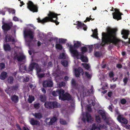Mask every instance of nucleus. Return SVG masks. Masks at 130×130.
<instances>
[{"instance_id": "f8f14e48", "label": "nucleus", "mask_w": 130, "mask_h": 130, "mask_svg": "<svg viewBox=\"0 0 130 130\" xmlns=\"http://www.w3.org/2000/svg\"><path fill=\"white\" fill-rule=\"evenodd\" d=\"M63 101H70L72 100V96L69 93L66 92L63 95V96L61 99Z\"/></svg>"}, {"instance_id": "a19ab883", "label": "nucleus", "mask_w": 130, "mask_h": 130, "mask_svg": "<svg viewBox=\"0 0 130 130\" xmlns=\"http://www.w3.org/2000/svg\"><path fill=\"white\" fill-rule=\"evenodd\" d=\"M82 52L81 53H86L87 52V48L86 47H82L81 48Z\"/></svg>"}, {"instance_id": "0e129e2a", "label": "nucleus", "mask_w": 130, "mask_h": 130, "mask_svg": "<svg viewBox=\"0 0 130 130\" xmlns=\"http://www.w3.org/2000/svg\"><path fill=\"white\" fill-rule=\"evenodd\" d=\"M116 67L118 68H121L122 67V65L120 64H118L116 65Z\"/></svg>"}, {"instance_id": "774afa93", "label": "nucleus", "mask_w": 130, "mask_h": 130, "mask_svg": "<svg viewBox=\"0 0 130 130\" xmlns=\"http://www.w3.org/2000/svg\"><path fill=\"white\" fill-rule=\"evenodd\" d=\"M110 87L111 89L115 88L116 87V84H114L113 85H110Z\"/></svg>"}, {"instance_id": "9b49d317", "label": "nucleus", "mask_w": 130, "mask_h": 130, "mask_svg": "<svg viewBox=\"0 0 130 130\" xmlns=\"http://www.w3.org/2000/svg\"><path fill=\"white\" fill-rule=\"evenodd\" d=\"M75 76L77 77H79L80 73H82V75L84 74L83 70L81 67H79L77 69H75Z\"/></svg>"}, {"instance_id": "4d7b16f0", "label": "nucleus", "mask_w": 130, "mask_h": 130, "mask_svg": "<svg viewBox=\"0 0 130 130\" xmlns=\"http://www.w3.org/2000/svg\"><path fill=\"white\" fill-rule=\"evenodd\" d=\"M128 79L126 77H125L123 79V82H124V83L125 85L127 83V82L128 81Z\"/></svg>"}, {"instance_id": "7c9ffc66", "label": "nucleus", "mask_w": 130, "mask_h": 130, "mask_svg": "<svg viewBox=\"0 0 130 130\" xmlns=\"http://www.w3.org/2000/svg\"><path fill=\"white\" fill-rule=\"evenodd\" d=\"M57 120V118L55 117H54L51 119H50V125H52L53 123L56 121Z\"/></svg>"}, {"instance_id": "09e8293b", "label": "nucleus", "mask_w": 130, "mask_h": 130, "mask_svg": "<svg viewBox=\"0 0 130 130\" xmlns=\"http://www.w3.org/2000/svg\"><path fill=\"white\" fill-rule=\"evenodd\" d=\"M83 67L87 69L88 70L90 68V66L87 64H82Z\"/></svg>"}, {"instance_id": "3c124183", "label": "nucleus", "mask_w": 130, "mask_h": 130, "mask_svg": "<svg viewBox=\"0 0 130 130\" xmlns=\"http://www.w3.org/2000/svg\"><path fill=\"white\" fill-rule=\"evenodd\" d=\"M85 74V75L87 78L88 79L91 78V76L89 73L87 72H86Z\"/></svg>"}, {"instance_id": "ddd939ff", "label": "nucleus", "mask_w": 130, "mask_h": 130, "mask_svg": "<svg viewBox=\"0 0 130 130\" xmlns=\"http://www.w3.org/2000/svg\"><path fill=\"white\" fill-rule=\"evenodd\" d=\"M103 125L101 124L96 125L95 123H94L92 125L91 130H99L100 129V128L103 127Z\"/></svg>"}, {"instance_id": "2f4dec72", "label": "nucleus", "mask_w": 130, "mask_h": 130, "mask_svg": "<svg viewBox=\"0 0 130 130\" xmlns=\"http://www.w3.org/2000/svg\"><path fill=\"white\" fill-rule=\"evenodd\" d=\"M40 101L43 102H44L46 100V97L45 95H41L39 97Z\"/></svg>"}, {"instance_id": "cd10ccee", "label": "nucleus", "mask_w": 130, "mask_h": 130, "mask_svg": "<svg viewBox=\"0 0 130 130\" xmlns=\"http://www.w3.org/2000/svg\"><path fill=\"white\" fill-rule=\"evenodd\" d=\"M4 48L6 51H10L11 50V48L9 44H4Z\"/></svg>"}, {"instance_id": "4c0bfd02", "label": "nucleus", "mask_w": 130, "mask_h": 130, "mask_svg": "<svg viewBox=\"0 0 130 130\" xmlns=\"http://www.w3.org/2000/svg\"><path fill=\"white\" fill-rule=\"evenodd\" d=\"M13 77L11 76L9 77L8 79V82L10 84L13 83Z\"/></svg>"}, {"instance_id": "49530a36", "label": "nucleus", "mask_w": 130, "mask_h": 130, "mask_svg": "<svg viewBox=\"0 0 130 130\" xmlns=\"http://www.w3.org/2000/svg\"><path fill=\"white\" fill-rule=\"evenodd\" d=\"M127 102V101L125 99H122L120 100L121 103L122 104L124 105L126 104Z\"/></svg>"}, {"instance_id": "de8ad7c7", "label": "nucleus", "mask_w": 130, "mask_h": 130, "mask_svg": "<svg viewBox=\"0 0 130 130\" xmlns=\"http://www.w3.org/2000/svg\"><path fill=\"white\" fill-rule=\"evenodd\" d=\"M66 85L65 83L64 82H62L59 84L58 86L60 88Z\"/></svg>"}, {"instance_id": "e2e57ef3", "label": "nucleus", "mask_w": 130, "mask_h": 130, "mask_svg": "<svg viewBox=\"0 0 130 130\" xmlns=\"http://www.w3.org/2000/svg\"><path fill=\"white\" fill-rule=\"evenodd\" d=\"M45 74L44 73L40 74H38V76L40 78H42L44 76Z\"/></svg>"}, {"instance_id": "a878e982", "label": "nucleus", "mask_w": 130, "mask_h": 130, "mask_svg": "<svg viewBox=\"0 0 130 130\" xmlns=\"http://www.w3.org/2000/svg\"><path fill=\"white\" fill-rule=\"evenodd\" d=\"M16 57H17V59L18 61H20L23 60L25 58V57L24 55H21L20 56H18L17 55Z\"/></svg>"}, {"instance_id": "6e6d98bb", "label": "nucleus", "mask_w": 130, "mask_h": 130, "mask_svg": "<svg viewBox=\"0 0 130 130\" xmlns=\"http://www.w3.org/2000/svg\"><path fill=\"white\" fill-rule=\"evenodd\" d=\"M109 76L110 78L113 77L114 75L113 72L112 71L110 72L109 74Z\"/></svg>"}, {"instance_id": "dca6fc26", "label": "nucleus", "mask_w": 130, "mask_h": 130, "mask_svg": "<svg viewBox=\"0 0 130 130\" xmlns=\"http://www.w3.org/2000/svg\"><path fill=\"white\" fill-rule=\"evenodd\" d=\"M121 34L123 35L122 37L125 39H127L129 35V31L128 30L123 29L121 32Z\"/></svg>"}, {"instance_id": "412c9836", "label": "nucleus", "mask_w": 130, "mask_h": 130, "mask_svg": "<svg viewBox=\"0 0 130 130\" xmlns=\"http://www.w3.org/2000/svg\"><path fill=\"white\" fill-rule=\"evenodd\" d=\"M98 113L101 116L102 119L104 120L106 119V115L105 112L104 111L102 110H99L98 111Z\"/></svg>"}, {"instance_id": "c756f323", "label": "nucleus", "mask_w": 130, "mask_h": 130, "mask_svg": "<svg viewBox=\"0 0 130 130\" xmlns=\"http://www.w3.org/2000/svg\"><path fill=\"white\" fill-rule=\"evenodd\" d=\"M86 121L87 122H89L91 121L92 118L90 115L88 113H86Z\"/></svg>"}, {"instance_id": "e433bc0d", "label": "nucleus", "mask_w": 130, "mask_h": 130, "mask_svg": "<svg viewBox=\"0 0 130 130\" xmlns=\"http://www.w3.org/2000/svg\"><path fill=\"white\" fill-rule=\"evenodd\" d=\"M95 120L96 122H97L100 123L101 122L100 117L99 116H95Z\"/></svg>"}, {"instance_id": "72a5a7b5", "label": "nucleus", "mask_w": 130, "mask_h": 130, "mask_svg": "<svg viewBox=\"0 0 130 130\" xmlns=\"http://www.w3.org/2000/svg\"><path fill=\"white\" fill-rule=\"evenodd\" d=\"M52 109L55 108H57L58 107V103L56 101L52 102Z\"/></svg>"}, {"instance_id": "8fccbe9b", "label": "nucleus", "mask_w": 130, "mask_h": 130, "mask_svg": "<svg viewBox=\"0 0 130 130\" xmlns=\"http://www.w3.org/2000/svg\"><path fill=\"white\" fill-rule=\"evenodd\" d=\"M8 11L10 13H12L13 14H14L15 13V10L14 9L10 8L8 10Z\"/></svg>"}, {"instance_id": "c9c22d12", "label": "nucleus", "mask_w": 130, "mask_h": 130, "mask_svg": "<svg viewBox=\"0 0 130 130\" xmlns=\"http://www.w3.org/2000/svg\"><path fill=\"white\" fill-rule=\"evenodd\" d=\"M59 58L61 59H65L66 58V56L64 53L60 54L59 56Z\"/></svg>"}, {"instance_id": "2eb2a0df", "label": "nucleus", "mask_w": 130, "mask_h": 130, "mask_svg": "<svg viewBox=\"0 0 130 130\" xmlns=\"http://www.w3.org/2000/svg\"><path fill=\"white\" fill-rule=\"evenodd\" d=\"M29 122L32 125H39L40 124V122L39 121L33 118L30 119Z\"/></svg>"}, {"instance_id": "5701e85b", "label": "nucleus", "mask_w": 130, "mask_h": 130, "mask_svg": "<svg viewBox=\"0 0 130 130\" xmlns=\"http://www.w3.org/2000/svg\"><path fill=\"white\" fill-rule=\"evenodd\" d=\"M32 115L35 117L36 118L39 120H40L42 117V116L41 114L40 113H33Z\"/></svg>"}, {"instance_id": "052dcab7", "label": "nucleus", "mask_w": 130, "mask_h": 130, "mask_svg": "<svg viewBox=\"0 0 130 130\" xmlns=\"http://www.w3.org/2000/svg\"><path fill=\"white\" fill-rule=\"evenodd\" d=\"M24 80L25 82H27L29 81V78L28 77L26 76L25 78H24Z\"/></svg>"}, {"instance_id": "603ef678", "label": "nucleus", "mask_w": 130, "mask_h": 130, "mask_svg": "<svg viewBox=\"0 0 130 130\" xmlns=\"http://www.w3.org/2000/svg\"><path fill=\"white\" fill-rule=\"evenodd\" d=\"M52 95L54 96H57L58 95V94L57 93V90L56 91H53L52 93Z\"/></svg>"}, {"instance_id": "864d4df0", "label": "nucleus", "mask_w": 130, "mask_h": 130, "mask_svg": "<svg viewBox=\"0 0 130 130\" xmlns=\"http://www.w3.org/2000/svg\"><path fill=\"white\" fill-rule=\"evenodd\" d=\"M50 118H47L45 120V122L48 125H50Z\"/></svg>"}, {"instance_id": "a211bd4d", "label": "nucleus", "mask_w": 130, "mask_h": 130, "mask_svg": "<svg viewBox=\"0 0 130 130\" xmlns=\"http://www.w3.org/2000/svg\"><path fill=\"white\" fill-rule=\"evenodd\" d=\"M57 93L58 95H59V97L60 99H61L63 97V95L64 94L65 92L62 89H57Z\"/></svg>"}, {"instance_id": "a18cd8bd", "label": "nucleus", "mask_w": 130, "mask_h": 130, "mask_svg": "<svg viewBox=\"0 0 130 130\" xmlns=\"http://www.w3.org/2000/svg\"><path fill=\"white\" fill-rule=\"evenodd\" d=\"M66 40L65 39H59V41L60 43H62L63 44H65L66 41Z\"/></svg>"}, {"instance_id": "9d476101", "label": "nucleus", "mask_w": 130, "mask_h": 130, "mask_svg": "<svg viewBox=\"0 0 130 130\" xmlns=\"http://www.w3.org/2000/svg\"><path fill=\"white\" fill-rule=\"evenodd\" d=\"M19 86L17 84L11 87H8L5 90V91L7 93H8L9 91L17 90Z\"/></svg>"}, {"instance_id": "f3484780", "label": "nucleus", "mask_w": 130, "mask_h": 130, "mask_svg": "<svg viewBox=\"0 0 130 130\" xmlns=\"http://www.w3.org/2000/svg\"><path fill=\"white\" fill-rule=\"evenodd\" d=\"M79 56L77 59H80L83 62H88V60L87 58L84 55V54L82 53H80Z\"/></svg>"}, {"instance_id": "6ab92c4d", "label": "nucleus", "mask_w": 130, "mask_h": 130, "mask_svg": "<svg viewBox=\"0 0 130 130\" xmlns=\"http://www.w3.org/2000/svg\"><path fill=\"white\" fill-rule=\"evenodd\" d=\"M77 26L79 28H83V29L85 31L87 30V26L84 23H82L78 21L77 22Z\"/></svg>"}, {"instance_id": "393cba45", "label": "nucleus", "mask_w": 130, "mask_h": 130, "mask_svg": "<svg viewBox=\"0 0 130 130\" xmlns=\"http://www.w3.org/2000/svg\"><path fill=\"white\" fill-rule=\"evenodd\" d=\"M81 43L80 42H79L78 41H76L75 43L74 44V45L73 46L74 47V48L77 49L78 48L81 46Z\"/></svg>"}, {"instance_id": "0eeeda50", "label": "nucleus", "mask_w": 130, "mask_h": 130, "mask_svg": "<svg viewBox=\"0 0 130 130\" xmlns=\"http://www.w3.org/2000/svg\"><path fill=\"white\" fill-rule=\"evenodd\" d=\"M12 26V24L11 23H4L2 28L4 31H8L9 30Z\"/></svg>"}, {"instance_id": "423d86ee", "label": "nucleus", "mask_w": 130, "mask_h": 130, "mask_svg": "<svg viewBox=\"0 0 130 130\" xmlns=\"http://www.w3.org/2000/svg\"><path fill=\"white\" fill-rule=\"evenodd\" d=\"M74 47L72 45H70V51L72 54H73L74 56H76L77 59L79 56L80 52H78L76 50L74 49Z\"/></svg>"}, {"instance_id": "b1692460", "label": "nucleus", "mask_w": 130, "mask_h": 130, "mask_svg": "<svg viewBox=\"0 0 130 130\" xmlns=\"http://www.w3.org/2000/svg\"><path fill=\"white\" fill-rule=\"evenodd\" d=\"M7 73L5 71H3L2 72L0 76V79L4 80L7 77Z\"/></svg>"}, {"instance_id": "6e6552de", "label": "nucleus", "mask_w": 130, "mask_h": 130, "mask_svg": "<svg viewBox=\"0 0 130 130\" xmlns=\"http://www.w3.org/2000/svg\"><path fill=\"white\" fill-rule=\"evenodd\" d=\"M43 86L45 88L52 87L53 86V82L49 80H45L43 82Z\"/></svg>"}, {"instance_id": "ea45409f", "label": "nucleus", "mask_w": 130, "mask_h": 130, "mask_svg": "<svg viewBox=\"0 0 130 130\" xmlns=\"http://www.w3.org/2000/svg\"><path fill=\"white\" fill-rule=\"evenodd\" d=\"M60 124L62 125H65L67 124L66 121L62 119H60Z\"/></svg>"}, {"instance_id": "79ce46f5", "label": "nucleus", "mask_w": 130, "mask_h": 130, "mask_svg": "<svg viewBox=\"0 0 130 130\" xmlns=\"http://www.w3.org/2000/svg\"><path fill=\"white\" fill-rule=\"evenodd\" d=\"M40 105L39 103H38L34 104V107L36 109H38L40 108Z\"/></svg>"}, {"instance_id": "f03ea898", "label": "nucleus", "mask_w": 130, "mask_h": 130, "mask_svg": "<svg viewBox=\"0 0 130 130\" xmlns=\"http://www.w3.org/2000/svg\"><path fill=\"white\" fill-rule=\"evenodd\" d=\"M60 15V14H57L55 13L50 11L48 14V17H46L42 20L39 18L37 19L38 22L43 24L47 22H51L55 23L56 25L59 24V22L57 21L58 19L57 16Z\"/></svg>"}, {"instance_id": "f257e3e1", "label": "nucleus", "mask_w": 130, "mask_h": 130, "mask_svg": "<svg viewBox=\"0 0 130 130\" xmlns=\"http://www.w3.org/2000/svg\"><path fill=\"white\" fill-rule=\"evenodd\" d=\"M107 32L102 34V42L97 45L96 47L99 48L101 46H103L105 44L111 43L116 46H118L119 43L121 40L117 37V32L118 29L116 28H112L109 27L107 28Z\"/></svg>"}, {"instance_id": "bb28decb", "label": "nucleus", "mask_w": 130, "mask_h": 130, "mask_svg": "<svg viewBox=\"0 0 130 130\" xmlns=\"http://www.w3.org/2000/svg\"><path fill=\"white\" fill-rule=\"evenodd\" d=\"M98 33L97 29H96L94 30L93 31V35L91 36L96 39H98L99 37L98 36Z\"/></svg>"}, {"instance_id": "680f3d73", "label": "nucleus", "mask_w": 130, "mask_h": 130, "mask_svg": "<svg viewBox=\"0 0 130 130\" xmlns=\"http://www.w3.org/2000/svg\"><path fill=\"white\" fill-rule=\"evenodd\" d=\"M112 92H109L107 93V95L109 97H111L112 94Z\"/></svg>"}, {"instance_id": "4468645a", "label": "nucleus", "mask_w": 130, "mask_h": 130, "mask_svg": "<svg viewBox=\"0 0 130 130\" xmlns=\"http://www.w3.org/2000/svg\"><path fill=\"white\" fill-rule=\"evenodd\" d=\"M24 34L25 37L29 36L30 38L32 39L33 36L32 35L33 32L31 30H25L24 31Z\"/></svg>"}, {"instance_id": "5fc2aeb1", "label": "nucleus", "mask_w": 130, "mask_h": 130, "mask_svg": "<svg viewBox=\"0 0 130 130\" xmlns=\"http://www.w3.org/2000/svg\"><path fill=\"white\" fill-rule=\"evenodd\" d=\"M89 102H91V103L89 104V105L91 106H93L95 105V103L92 100H90V101H88V103H89Z\"/></svg>"}, {"instance_id": "4be33fe9", "label": "nucleus", "mask_w": 130, "mask_h": 130, "mask_svg": "<svg viewBox=\"0 0 130 130\" xmlns=\"http://www.w3.org/2000/svg\"><path fill=\"white\" fill-rule=\"evenodd\" d=\"M52 102H46L44 104L45 107L47 108L51 109H52Z\"/></svg>"}, {"instance_id": "f704fd0d", "label": "nucleus", "mask_w": 130, "mask_h": 130, "mask_svg": "<svg viewBox=\"0 0 130 130\" xmlns=\"http://www.w3.org/2000/svg\"><path fill=\"white\" fill-rule=\"evenodd\" d=\"M55 47L57 49L60 50H61L63 48L62 45L56 43V44Z\"/></svg>"}, {"instance_id": "bf43d9fd", "label": "nucleus", "mask_w": 130, "mask_h": 130, "mask_svg": "<svg viewBox=\"0 0 130 130\" xmlns=\"http://www.w3.org/2000/svg\"><path fill=\"white\" fill-rule=\"evenodd\" d=\"M92 45H89L88 48L89 50V53H90L92 50Z\"/></svg>"}, {"instance_id": "69168bd1", "label": "nucleus", "mask_w": 130, "mask_h": 130, "mask_svg": "<svg viewBox=\"0 0 130 130\" xmlns=\"http://www.w3.org/2000/svg\"><path fill=\"white\" fill-rule=\"evenodd\" d=\"M87 110L89 111H91V106L90 105H89L88 106Z\"/></svg>"}, {"instance_id": "1a4fd4ad", "label": "nucleus", "mask_w": 130, "mask_h": 130, "mask_svg": "<svg viewBox=\"0 0 130 130\" xmlns=\"http://www.w3.org/2000/svg\"><path fill=\"white\" fill-rule=\"evenodd\" d=\"M117 119L118 121L121 123L127 124L128 123V120L126 118H124L122 115H119Z\"/></svg>"}, {"instance_id": "13d9d810", "label": "nucleus", "mask_w": 130, "mask_h": 130, "mask_svg": "<svg viewBox=\"0 0 130 130\" xmlns=\"http://www.w3.org/2000/svg\"><path fill=\"white\" fill-rule=\"evenodd\" d=\"M91 15H90L89 16V18L88 17L86 18V19L87 20V21L89 22L90 20H93L94 19V18L93 19H92V18H91Z\"/></svg>"}, {"instance_id": "aec40b11", "label": "nucleus", "mask_w": 130, "mask_h": 130, "mask_svg": "<svg viewBox=\"0 0 130 130\" xmlns=\"http://www.w3.org/2000/svg\"><path fill=\"white\" fill-rule=\"evenodd\" d=\"M11 99L12 101L14 103H17L19 100L18 96L15 95H12L11 97Z\"/></svg>"}, {"instance_id": "c03bdc74", "label": "nucleus", "mask_w": 130, "mask_h": 130, "mask_svg": "<svg viewBox=\"0 0 130 130\" xmlns=\"http://www.w3.org/2000/svg\"><path fill=\"white\" fill-rule=\"evenodd\" d=\"M5 67V64L3 62H1L0 63V69L2 70L4 69Z\"/></svg>"}, {"instance_id": "37998d69", "label": "nucleus", "mask_w": 130, "mask_h": 130, "mask_svg": "<svg viewBox=\"0 0 130 130\" xmlns=\"http://www.w3.org/2000/svg\"><path fill=\"white\" fill-rule=\"evenodd\" d=\"M102 55L101 53L99 52H96L94 53L95 56L97 57H100Z\"/></svg>"}, {"instance_id": "c85d7f7f", "label": "nucleus", "mask_w": 130, "mask_h": 130, "mask_svg": "<svg viewBox=\"0 0 130 130\" xmlns=\"http://www.w3.org/2000/svg\"><path fill=\"white\" fill-rule=\"evenodd\" d=\"M35 100L34 97L31 95H29L28 98L27 99L28 102L30 103H31Z\"/></svg>"}, {"instance_id": "39448f33", "label": "nucleus", "mask_w": 130, "mask_h": 130, "mask_svg": "<svg viewBox=\"0 0 130 130\" xmlns=\"http://www.w3.org/2000/svg\"><path fill=\"white\" fill-rule=\"evenodd\" d=\"M115 11L112 13L113 18L117 21L121 20L122 19L121 15L123 14L120 12L119 10L115 8L114 9Z\"/></svg>"}, {"instance_id": "338daca9", "label": "nucleus", "mask_w": 130, "mask_h": 130, "mask_svg": "<svg viewBox=\"0 0 130 130\" xmlns=\"http://www.w3.org/2000/svg\"><path fill=\"white\" fill-rule=\"evenodd\" d=\"M17 128L19 130H22L20 125L19 124H17L16 125Z\"/></svg>"}, {"instance_id": "473e14b6", "label": "nucleus", "mask_w": 130, "mask_h": 130, "mask_svg": "<svg viewBox=\"0 0 130 130\" xmlns=\"http://www.w3.org/2000/svg\"><path fill=\"white\" fill-rule=\"evenodd\" d=\"M61 63L64 67H67L68 66V62L67 60L62 61L61 62Z\"/></svg>"}, {"instance_id": "7ed1b4c3", "label": "nucleus", "mask_w": 130, "mask_h": 130, "mask_svg": "<svg viewBox=\"0 0 130 130\" xmlns=\"http://www.w3.org/2000/svg\"><path fill=\"white\" fill-rule=\"evenodd\" d=\"M34 69L36 70L37 73H38L41 72V70L38 64L37 63L33 62L31 63L29 66L28 68L27 69L25 65H21L20 67V69L25 70L27 71L30 72L32 71Z\"/></svg>"}, {"instance_id": "20e7f679", "label": "nucleus", "mask_w": 130, "mask_h": 130, "mask_svg": "<svg viewBox=\"0 0 130 130\" xmlns=\"http://www.w3.org/2000/svg\"><path fill=\"white\" fill-rule=\"evenodd\" d=\"M27 8L30 11L33 12H37L38 11V8L37 6L34 5L31 1H29L27 4Z\"/></svg>"}, {"instance_id": "58836bf2", "label": "nucleus", "mask_w": 130, "mask_h": 130, "mask_svg": "<svg viewBox=\"0 0 130 130\" xmlns=\"http://www.w3.org/2000/svg\"><path fill=\"white\" fill-rule=\"evenodd\" d=\"M71 85L73 88L76 87V82L75 79H72L71 80Z\"/></svg>"}]
</instances>
